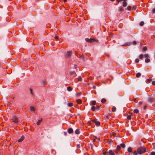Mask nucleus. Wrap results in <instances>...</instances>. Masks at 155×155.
Wrapping results in <instances>:
<instances>
[{
	"label": "nucleus",
	"instance_id": "23",
	"mask_svg": "<svg viewBox=\"0 0 155 155\" xmlns=\"http://www.w3.org/2000/svg\"><path fill=\"white\" fill-rule=\"evenodd\" d=\"M96 104V101H93L92 102V105H95Z\"/></svg>",
	"mask_w": 155,
	"mask_h": 155
},
{
	"label": "nucleus",
	"instance_id": "17",
	"mask_svg": "<svg viewBox=\"0 0 155 155\" xmlns=\"http://www.w3.org/2000/svg\"><path fill=\"white\" fill-rule=\"evenodd\" d=\"M123 6L124 7H125L127 5V3L126 2H124L123 3Z\"/></svg>",
	"mask_w": 155,
	"mask_h": 155
},
{
	"label": "nucleus",
	"instance_id": "51",
	"mask_svg": "<svg viewBox=\"0 0 155 155\" xmlns=\"http://www.w3.org/2000/svg\"><path fill=\"white\" fill-rule=\"evenodd\" d=\"M55 38L56 39H57L58 38V37L57 36H55Z\"/></svg>",
	"mask_w": 155,
	"mask_h": 155
},
{
	"label": "nucleus",
	"instance_id": "31",
	"mask_svg": "<svg viewBox=\"0 0 155 155\" xmlns=\"http://www.w3.org/2000/svg\"><path fill=\"white\" fill-rule=\"evenodd\" d=\"M151 81V79H148L147 80V81H146L147 83H148Z\"/></svg>",
	"mask_w": 155,
	"mask_h": 155
},
{
	"label": "nucleus",
	"instance_id": "56",
	"mask_svg": "<svg viewBox=\"0 0 155 155\" xmlns=\"http://www.w3.org/2000/svg\"><path fill=\"white\" fill-rule=\"evenodd\" d=\"M89 124H90V122H88V124H89Z\"/></svg>",
	"mask_w": 155,
	"mask_h": 155
},
{
	"label": "nucleus",
	"instance_id": "10",
	"mask_svg": "<svg viewBox=\"0 0 155 155\" xmlns=\"http://www.w3.org/2000/svg\"><path fill=\"white\" fill-rule=\"evenodd\" d=\"M109 153L110 155H114V152L111 150L109 151Z\"/></svg>",
	"mask_w": 155,
	"mask_h": 155
},
{
	"label": "nucleus",
	"instance_id": "27",
	"mask_svg": "<svg viewBox=\"0 0 155 155\" xmlns=\"http://www.w3.org/2000/svg\"><path fill=\"white\" fill-rule=\"evenodd\" d=\"M29 90H30V91L31 94L32 95H33V94H34V93H33L32 89H31V88H30Z\"/></svg>",
	"mask_w": 155,
	"mask_h": 155
},
{
	"label": "nucleus",
	"instance_id": "26",
	"mask_svg": "<svg viewBox=\"0 0 155 155\" xmlns=\"http://www.w3.org/2000/svg\"><path fill=\"white\" fill-rule=\"evenodd\" d=\"M144 24V22L143 21H141L140 23V25L141 26H143Z\"/></svg>",
	"mask_w": 155,
	"mask_h": 155
},
{
	"label": "nucleus",
	"instance_id": "28",
	"mask_svg": "<svg viewBox=\"0 0 155 155\" xmlns=\"http://www.w3.org/2000/svg\"><path fill=\"white\" fill-rule=\"evenodd\" d=\"M95 108H96V107L95 106H92L91 107L92 110L93 111H94L95 110Z\"/></svg>",
	"mask_w": 155,
	"mask_h": 155
},
{
	"label": "nucleus",
	"instance_id": "35",
	"mask_svg": "<svg viewBox=\"0 0 155 155\" xmlns=\"http://www.w3.org/2000/svg\"><path fill=\"white\" fill-rule=\"evenodd\" d=\"M117 149L118 150H120V147L119 146H117Z\"/></svg>",
	"mask_w": 155,
	"mask_h": 155
},
{
	"label": "nucleus",
	"instance_id": "38",
	"mask_svg": "<svg viewBox=\"0 0 155 155\" xmlns=\"http://www.w3.org/2000/svg\"><path fill=\"white\" fill-rule=\"evenodd\" d=\"M147 49V48L146 47H145L143 48V50L144 51H146Z\"/></svg>",
	"mask_w": 155,
	"mask_h": 155
},
{
	"label": "nucleus",
	"instance_id": "29",
	"mask_svg": "<svg viewBox=\"0 0 155 155\" xmlns=\"http://www.w3.org/2000/svg\"><path fill=\"white\" fill-rule=\"evenodd\" d=\"M131 7L130 6H128L127 7V9L128 10L130 11L131 10Z\"/></svg>",
	"mask_w": 155,
	"mask_h": 155
},
{
	"label": "nucleus",
	"instance_id": "30",
	"mask_svg": "<svg viewBox=\"0 0 155 155\" xmlns=\"http://www.w3.org/2000/svg\"><path fill=\"white\" fill-rule=\"evenodd\" d=\"M78 80L79 81H81L82 80V78L80 76L78 78Z\"/></svg>",
	"mask_w": 155,
	"mask_h": 155
},
{
	"label": "nucleus",
	"instance_id": "50",
	"mask_svg": "<svg viewBox=\"0 0 155 155\" xmlns=\"http://www.w3.org/2000/svg\"><path fill=\"white\" fill-rule=\"evenodd\" d=\"M142 104V102H141V101H140V102H139V104L140 105H141V104Z\"/></svg>",
	"mask_w": 155,
	"mask_h": 155
},
{
	"label": "nucleus",
	"instance_id": "58",
	"mask_svg": "<svg viewBox=\"0 0 155 155\" xmlns=\"http://www.w3.org/2000/svg\"><path fill=\"white\" fill-rule=\"evenodd\" d=\"M111 1H114V0H110Z\"/></svg>",
	"mask_w": 155,
	"mask_h": 155
},
{
	"label": "nucleus",
	"instance_id": "25",
	"mask_svg": "<svg viewBox=\"0 0 155 155\" xmlns=\"http://www.w3.org/2000/svg\"><path fill=\"white\" fill-rule=\"evenodd\" d=\"M73 105V104L72 103H70L68 104V106L69 107L72 106Z\"/></svg>",
	"mask_w": 155,
	"mask_h": 155
},
{
	"label": "nucleus",
	"instance_id": "6",
	"mask_svg": "<svg viewBox=\"0 0 155 155\" xmlns=\"http://www.w3.org/2000/svg\"><path fill=\"white\" fill-rule=\"evenodd\" d=\"M131 45L130 42L126 43L124 45H121L122 46H130Z\"/></svg>",
	"mask_w": 155,
	"mask_h": 155
},
{
	"label": "nucleus",
	"instance_id": "41",
	"mask_svg": "<svg viewBox=\"0 0 155 155\" xmlns=\"http://www.w3.org/2000/svg\"><path fill=\"white\" fill-rule=\"evenodd\" d=\"M152 12L153 13H155V8L153 9L152 11Z\"/></svg>",
	"mask_w": 155,
	"mask_h": 155
},
{
	"label": "nucleus",
	"instance_id": "14",
	"mask_svg": "<svg viewBox=\"0 0 155 155\" xmlns=\"http://www.w3.org/2000/svg\"><path fill=\"white\" fill-rule=\"evenodd\" d=\"M67 90L69 91H71L72 90V88L71 87H67Z\"/></svg>",
	"mask_w": 155,
	"mask_h": 155
},
{
	"label": "nucleus",
	"instance_id": "3",
	"mask_svg": "<svg viewBox=\"0 0 155 155\" xmlns=\"http://www.w3.org/2000/svg\"><path fill=\"white\" fill-rule=\"evenodd\" d=\"M86 40L87 41H88L90 42L97 41H98L97 39H92L91 38L87 39H86Z\"/></svg>",
	"mask_w": 155,
	"mask_h": 155
},
{
	"label": "nucleus",
	"instance_id": "52",
	"mask_svg": "<svg viewBox=\"0 0 155 155\" xmlns=\"http://www.w3.org/2000/svg\"><path fill=\"white\" fill-rule=\"evenodd\" d=\"M91 148L93 149V145L92 144H91Z\"/></svg>",
	"mask_w": 155,
	"mask_h": 155
},
{
	"label": "nucleus",
	"instance_id": "47",
	"mask_svg": "<svg viewBox=\"0 0 155 155\" xmlns=\"http://www.w3.org/2000/svg\"><path fill=\"white\" fill-rule=\"evenodd\" d=\"M80 145L78 144L77 145V147L78 148H80Z\"/></svg>",
	"mask_w": 155,
	"mask_h": 155
},
{
	"label": "nucleus",
	"instance_id": "20",
	"mask_svg": "<svg viewBox=\"0 0 155 155\" xmlns=\"http://www.w3.org/2000/svg\"><path fill=\"white\" fill-rule=\"evenodd\" d=\"M106 99L104 98H102V99H101V102L102 103H104V102H106Z\"/></svg>",
	"mask_w": 155,
	"mask_h": 155
},
{
	"label": "nucleus",
	"instance_id": "44",
	"mask_svg": "<svg viewBox=\"0 0 155 155\" xmlns=\"http://www.w3.org/2000/svg\"><path fill=\"white\" fill-rule=\"evenodd\" d=\"M152 84L153 85H155V81H153L152 82Z\"/></svg>",
	"mask_w": 155,
	"mask_h": 155
},
{
	"label": "nucleus",
	"instance_id": "42",
	"mask_svg": "<svg viewBox=\"0 0 155 155\" xmlns=\"http://www.w3.org/2000/svg\"><path fill=\"white\" fill-rule=\"evenodd\" d=\"M119 10L120 11H123V9L122 8H120L119 9Z\"/></svg>",
	"mask_w": 155,
	"mask_h": 155
},
{
	"label": "nucleus",
	"instance_id": "32",
	"mask_svg": "<svg viewBox=\"0 0 155 155\" xmlns=\"http://www.w3.org/2000/svg\"><path fill=\"white\" fill-rule=\"evenodd\" d=\"M143 56L142 54H141L139 55V58L140 59H142Z\"/></svg>",
	"mask_w": 155,
	"mask_h": 155
},
{
	"label": "nucleus",
	"instance_id": "39",
	"mask_svg": "<svg viewBox=\"0 0 155 155\" xmlns=\"http://www.w3.org/2000/svg\"><path fill=\"white\" fill-rule=\"evenodd\" d=\"M151 155H155V152H152L151 153Z\"/></svg>",
	"mask_w": 155,
	"mask_h": 155
},
{
	"label": "nucleus",
	"instance_id": "9",
	"mask_svg": "<svg viewBox=\"0 0 155 155\" xmlns=\"http://www.w3.org/2000/svg\"><path fill=\"white\" fill-rule=\"evenodd\" d=\"M30 110L31 111L34 112L35 111V109L34 107L31 106L30 107Z\"/></svg>",
	"mask_w": 155,
	"mask_h": 155
},
{
	"label": "nucleus",
	"instance_id": "57",
	"mask_svg": "<svg viewBox=\"0 0 155 155\" xmlns=\"http://www.w3.org/2000/svg\"><path fill=\"white\" fill-rule=\"evenodd\" d=\"M146 106L144 107V109H145L146 108Z\"/></svg>",
	"mask_w": 155,
	"mask_h": 155
},
{
	"label": "nucleus",
	"instance_id": "40",
	"mask_svg": "<svg viewBox=\"0 0 155 155\" xmlns=\"http://www.w3.org/2000/svg\"><path fill=\"white\" fill-rule=\"evenodd\" d=\"M133 8L134 10H135L136 8V6L135 5H134L133 7Z\"/></svg>",
	"mask_w": 155,
	"mask_h": 155
},
{
	"label": "nucleus",
	"instance_id": "16",
	"mask_svg": "<svg viewBox=\"0 0 155 155\" xmlns=\"http://www.w3.org/2000/svg\"><path fill=\"white\" fill-rule=\"evenodd\" d=\"M145 62L147 63L150 62V60L149 58H147L145 59Z\"/></svg>",
	"mask_w": 155,
	"mask_h": 155
},
{
	"label": "nucleus",
	"instance_id": "15",
	"mask_svg": "<svg viewBox=\"0 0 155 155\" xmlns=\"http://www.w3.org/2000/svg\"><path fill=\"white\" fill-rule=\"evenodd\" d=\"M141 75V74L140 73H138L136 74V77L137 78H139Z\"/></svg>",
	"mask_w": 155,
	"mask_h": 155
},
{
	"label": "nucleus",
	"instance_id": "19",
	"mask_svg": "<svg viewBox=\"0 0 155 155\" xmlns=\"http://www.w3.org/2000/svg\"><path fill=\"white\" fill-rule=\"evenodd\" d=\"M116 108L115 106H114L112 108V111L115 112L116 110Z\"/></svg>",
	"mask_w": 155,
	"mask_h": 155
},
{
	"label": "nucleus",
	"instance_id": "53",
	"mask_svg": "<svg viewBox=\"0 0 155 155\" xmlns=\"http://www.w3.org/2000/svg\"><path fill=\"white\" fill-rule=\"evenodd\" d=\"M63 1L64 2H65L67 1V0H63Z\"/></svg>",
	"mask_w": 155,
	"mask_h": 155
},
{
	"label": "nucleus",
	"instance_id": "8",
	"mask_svg": "<svg viewBox=\"0 0 155 155\" xmlns=\"http://www.w3.org/2000/svg\"><path fill=\"white\" fill-rule=\"evenodd\" d=\"M73 130L72 128H69L68 130V132L69 134H71L73 133Z\"/></svg>",
	"mask_w": 155,
	"mask_h": 155
},
{
	"label": "nucleus",
	"instance_id": "4",
	"mask_svg": "<svg viewBox=\"0 0 155 155\" xmlns=\"http://www.w3.org/2000/svg\"><path fill=\"white\" fill-rule=\"evenodd\" d=\"M92 122L93 123H94L97 126H98L100 124V122L99 121H96L95 120H92Z\"/></svg>",
	"mask_w": 155,
	"mask_h": 155
},
{
	"label": "nucleus",
	"instance_id": "33",
	"mask_svg": "<svg viewBox=\"0 0 155 155\" xmlns=\"http://www.w3.org/2000/svg\"><path fill=\"white\" fill-rule=\"evenodd\" d=\"M127 118L128 120H130L131 119V116L130 115H128L127 116Z\"/></svg>",
	"mask_w": 155,
	"mask_h": 155
},
{
	"label": "nucleus",
	"instance_id": "37",
	"mask_svg": "<svg viewBox=\"0 0 155 155\" xmlns=\"http://www.w3.org/2000/svg\"><path fill=\"white\" fill-rule=\"evenodd\" d=\"M139 61V59H138L137 58L135 60V62L136 63H138Z\"/></svg>",
	"mask_w": 155,
	"mask_h": 155
},
{
	"label": "nucleus",
	"instance_id": "24",
	"mask_svg": "<svg viewBox=\"0 0 155 155\" xmlns=\"http://www.w3.org/2000/svg\"><path fill=\"white\" fill-rule=\"evenodd\" d=\"M143 56L145 58H148L149 57V55H148V54H146L143 55Z\"/></svg>",
	"mask_w": 155,
	"mask_h": 155
},
{
	"label": "nucleus",
	"instance_id": "34",
	"mask_svg": "<svg viewBox=\"0 0 155 155\" xmlns=\"http://www.w3.org/2000/svg\"><path fill=\"white\" fill-rule=\"evenodd\" d=\"M137 151H135L134 152V155H137Z\"/></svg>",
	"mask_w": 155,
	"mask_h": 155
},
{
	"label": "nucleus",
	"instance_id": "18",
	"mask_svg": "<svg viewBox=\"0 0 155 155\" xmlns=\"http://www.w3.org/2000/svg\"><path fill=\"white\" fill-rule=\"evenodd\" d=\"M75 133L76 134H78L80 133V131L78 129H77L75 131Z\"/></svg>",
	"mask_w": 155,
	"mask_h": 155
},
{
	"label": "nucleus",
	"instance_id": "11",
	"mask_svg": "<svg viewBox=\"0 0 155 155\" xmlns=\"http://www.w3.org/2000/svg\"><path fill=\"white\" fill-rule=\"evenodd\" d=\"M42 121V119L38 120L37 122V124L38 125H39L40 124L41 122Z\"/></svg>",
	"mask_w": 155,
	"mask_h": 155
},
{
	"label": "nucleus",
	"instance_id": "13",
	"mask_svg": "<svg viewBox=\"0 0 155 155\" xmlns=\"http://www.w3.org/2000/svg\"><path fill=\"white\" fill-rule=\"evenodd\" d=\"M76 101L78 104H80L81 103V101L80 99L77 100Z\"/></svg>",
	"mask_w": 155,
	"mask_h": 155
},
{
	"label": "nucleus",
	"instance_id": "5",
	"mask_svg": "<svg viewBox=\"0 0 155 155\" xmlns=\"http://www.w3.org/2000/svg\"><path fill=\"white\" fill-rule=\"evenodd\" d=\"M24 136H21V138L18 140V141L19 142H21L24 140Z\"/></svg>",
	"mask_w": 155,
	"mask_h": 155
},
{
	"label": "nucleus",
	"instance_id": "54",
	"mask_svg": "<svg viewBox=\"0 0 155 155\" xmlns=\"http://www.w3.org/2000/svg\"><path fill=\"white\" fill-rule=\"evenodd\" d=\"M95 87H95V86H93V88H95Z\"/></svg>",
	"mask_w": 155,
	"mask_h": 155
},
{
	"label": "nucleus",
	"instance_id": "1",
	"mask_svg": "<svg viewBox=\"0 0 155 155\" xmlns=\"http://www.w3.org/2000/svg\"><path fill=\"white\" fill-rule=\"evenodd\" d=\"M137 151L139 154H141L144 153L146 151V150L144 147H139L137 149Z\"/></svg>",
	"mask_w": 155,
	"mask_h": 155
},
{
	"label": "nucleus",
	"instance_id": "48",
	"mask_svg": "<svg viewBox=\"0 0 155 155\" xmlns=\"http://www.w3.org/2000/svg\"><path fill=\"white\" fill-rule=\"evenodd\" d=\"M67 134V133L66 132H64V135H65V136H66V135Z\"/></svg>",
	"mask_w": 155,
	"mask_h": 155
},
{
	"label": "nucleus",
	"instance_id": "49",
	"mask_svg": "<svg viewBox=\"0 0 155 155\" xmlns=\"http://www.w3.org/2000/svg\"><path fill=\"white\" fill-rule=\"evenodd\" d=\"M117 2H119L122 1V0H116Z\"/></svg>",
	"mask_w": 155,
	"mask_h": 155
},
{
	"label": "nucleus",
	"instance_id": "59",
	"mask_svg": "<svg viewBox=\"0 0 155 155\" xmlns=\"http://www.w3.org/2000/svg\"><path fill=\"white\" fill-rule=\"evenodd\" d=\"M98 140H100V138H98Z\"/></svg>",
	"mask_w": 155,
	"mask_h": 155
},
{
	"label": "nucleus",
	"instance_id": "7",
	"mask_svg": "<svg viewBox=\"0 0 155 155\" xmlns=\"http://www.w3.org/2000/svg\"><path fill=\"white\" fill-rule=\"evenodd\" d=\"M127 150L129 152L132 153V148L131 147H129L128 148Z\"/></svg>",
	"mask_w": 155,
	"mask_h": 155
},
{
	"label": "nucleus",
	"instance_id": "36",
	"mask_svg": "<svg viewBox=\"0 0 155 155\" xmlns=\"http://www.w3.org/2000/svg\"><path fill=\"white\" fill-rule=\"evenodd\" d=\"M81 92H78L77 94V95L78 96L81 95Z\"/></svg>",
	"mask_w": 155,
	"mask_h": 155
},
{
	"label": "nucleus",
	"instance_id": "46",
	"mask_svg": "<svg viewBox=\"0 0 155 155\" xmlns=\"http://www.w3.org/2000/svg\"><path fill=\"white\" fill-rule=\"evenodd\" d=\"M97 139V137H95V139H94L93 140V142H94L95 141V140L96 139Z\"/></svg>",
	"mask_w": 155,
	"mask_h": 155
},
{
	"label": "nucleus",
	"instance_id": "55",
	"mask_svg": "<svg viewBox=\"0 0 155 155\" xmlns=\"http://www.w3.org/2000/svg\"><path fill=\"white\" fill-rule=\"evenodd\" d=\"M106 152H104L103 153L104 154H105Z\"/></svg>",
	"mask_w": 155,
	"mask_h": 155
},
{
	"label": "nucleus",
	"instance_id": "22",
	"mask_svg": "<svg viewBox=\"0 0 155 155\" xmlns=\"http://www.w3.org/2000/svg\"><path fill=\"white\" fill-rule=\"evenodd\" d=\"M120 146L122 147H125V145L124 143H121L120 144Z\"/></svg>",
	"mask_w": 155,
	"mask_h": 155
},
{
	"label": "nucleus",
	"instance_id": "45",
	"mask_svg": "<svg viewBox=\"0 0 155 155\" xmlns=\"http://www.w3.org/2000/svg\"><path fill=\"white\" fill-rule=\"evenodd\" d=\"M133 44L134 45H135L136 44V42L135 41H134L133 42Z\"/></svg>",
	"mask_w": 155,
	"mask_h": 155
},
{
	"label": "nucleus",
	"instance_id": "43",
	"mask_svg": "<svg viewBox=\"0 0 155 155\" xmlns=\"http://www.w3.org/2000/svg\"><path fill=\"white\" fill-rule=\"evenodd\" d=\"M80 58L81 59L83 60L84 59V57H83V55L81 56L80 57Z\"/></svg>",
	"mask_w": 155,
	"mask_h": 155
},
{
	"label": "nucleus",
	"instance_id": "21",
	"mask_svg": "<svg viewBox=\"0 0 155 155\" xmlns=\"http://www.w3.org/2000/svg\"><path fill=\"white\" fill-rule=\"evenodd\" d=\"M134 113H138L139 112V110L137 109H135L134 110Z\"/></svg>",
	"mask_w": 155,
	"mask_h": 155
},
{
	"label": "nucleus",
	"instance_id": "2",
	"mask_svg": "<svg viewBox=\"0 0 155 155\" xmlns=\"http://www.w3.org/2000/svg\"><path fill=\"white\" fill-rule=\"evenodd\" d=\"M12 121L14 123H17L18 121L17 118L15 116H13L12 117Z\"/></svg>",
	"mask_w": 155,
	"mask_h": 155
},
{
	"label": "nucleus",
	"instance_id": "12",
	"mask_svg": "<svg viewBox=\"0 0 155 155\" xmlns=\"http://www.w3.org/2000/svg\"><path fill=\"white\" fill-rule=\"evenodd\" d=\"M72 54V52L71 51H68L67 52V55L68 56H70Z\"/></svg>",
	"mask_w": 155,
	"mask_h": 155
}]
</instances>
